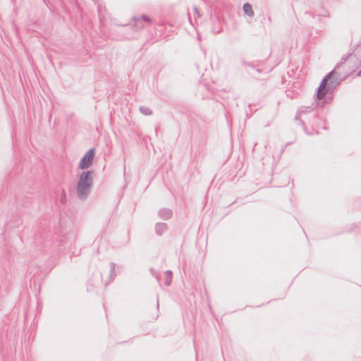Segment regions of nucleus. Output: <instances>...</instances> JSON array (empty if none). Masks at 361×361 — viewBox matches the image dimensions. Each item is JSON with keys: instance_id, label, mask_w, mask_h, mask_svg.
I'll use <instances>...</instances> for the list:
<instances>
[{"instance_id": "39448f33", "label": "nucleus", "mask_w": 361, "mask_h": 361, "mask_svg": "<svg viewBox=\"0 0 361 361\" xmlns=\"http://www.w3.org/2000/svg\"><path fill=\"white\" fill-rule=\"evenodd\" d=\"M142 19L145 21L150 22V19L147 16H142Z\"/></svg>"}, {"instance_id": "20e7f679", "label": "nucleus", "mask_w": 361, "mask_h": 361, "mask_svg": "<svg viewBox=\"0 0 361 361\" xmlns=\"http://www.w3.org/2000/svg\"><path fill=\"white\" fill-rule=\"evenodd\" d=\"M243 11L245 13L248 15L249 16H252L254 15L252 6L249 4H245L243 5Z\"/></svg>"}, {"instance_id": "7ed1b4c3", "label": "nucleus", "mask_w": 361, "mask_h": 361, "mask_svg": "<svg viewBox=\"0 0 361 361\" xmlns=\"http://www.w3.org/2000/svg\"><path fill=\"white\" fill-rule=\"evenodd\" d=\"M331 75H332V73H329L321 82V84L319 87V89H318L317 95L318 99H323L324 97V96L327 94L328 89L326 88V84H327L328 80L331 77Z\"/></svg>"}, {"instance_id": "f257e3e1", "label": "nucleus", "mask_w": 361, "mask_h": 361, "mask_svg": "<svg viewBox=\"0 0 361 361\" xmlns=\"http://www.w3.org/2000/svg\"><path fill=\"white\" fill-rule=\"evenodd\" d=\"M94 172L92 171H83L80 173L77 184V192L80 198L87 197L92 185Z\"/></svg>"}, {"instance_id": "f03ea898", "label": "nucleus", "mask_w": 361, "mask_h": 361, "mask_svg": "<svg viewBox=\"0 0 361 361\" xmlns=\"http://www.w3.org/2000/svg\"><path fill=\"white\" fill-rule=\"evenodd\" d=\"M94 157V149H90L87 152V153L83 156V157L80 159L78 164V167L80 169H86L90 167L92 164L93 159Z\"/></svg>"}, {"instance_id": "423d86ee", "label": "nucleus", "mask_w": 361, "mask_h": 361, "mask_svg": "<svg viewBox=\"0 0 361 361\" xmlns=\"http://www.w3.org/2000/svg\"><path fill=\"white\" fill-rule=\"evenodd\" d=\"M359 75H361V71H360Z\"/></svg>"}]
</instances>
